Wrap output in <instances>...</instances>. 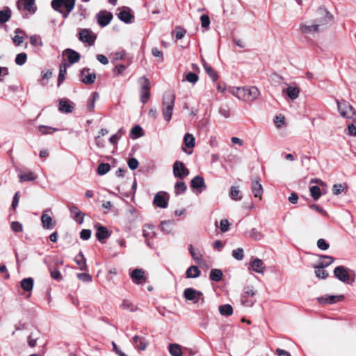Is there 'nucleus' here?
Instances as JSON below:
<instances>
[{"mask_svg": "<svg viewBox=\"0 0 356 356\" xmlns=\"http://www.w3.org/2000/svg\"><path fill=\"white\" fill-rule=\"evenodd\" d=\"M75 104L68 99L63 98L59 100L58 110L61 113H70L74 111Z\"/></svg>", "mask_w": 356, "mask_h": 356, "instance_id": "nucleus-15", "label": "nucleus"}, {"mask_svg": "<svg viewBox=\"0 0 356 356\" xmlns=\"http://www.w3.org/2000/svg\"><path fill=\"white\" fill-rule=\"evenodd\" d=\"M317 17L314 19L316 24H320V29L332 21V15L324 7H320L316 10Z\"/></svg>", "mask_w": 356, "mask_h": 356, "instance_id": "nucleus-3", "label": "nucleus"}, {"mask_svg": "<svg viewBox=\"0 0 356 356\" xmlns=\"http://www.w3.org/2000/svg\"><path fill=\"white\" fill-rule=\"evenodd\" d=\"M309 191H310L311 196L313 197V199L314 200H318L320 198V197L321 195V189L318 186H311L309 188Z\"/></svg>", "mask_w": 356, "mask_h": 356, "instance_id": "nucleus-47", "label": "nucleus"}, {"mask_svg": "<svg viewBox=\"0 0 356 356\" xmlns=\"http://www.w3.org/2000/svg\"><path fill=\"white\" fill-rule=\"evenodd\" d=\"M49 271L52 279L56 280L57 281H61L63 280V276L59 270L56 268H49Z\"/></svg>", "mask_w": 356, "mask_h": 356, "instance_id": "nucleus-53", "label": "nucleus"}, {"mask_svg": "<svg viewBox=\"0 0 356 356\" xmlns=\"http://www.w3.org/2000/svg\"><path fill=\"white\" fill-rule=\"evenodd\" d=\"M202 64L203 67L207 73V74L210 76V78L213 81H216L218 79V74L207 63V62L202 59Z\"/></svg>", "mask_w": 356, "mask_h": 356, "instance_id": "nucleus-33", "label": "nucleus"}, {"mask_svg": "<svg viewBox=\"0 0 356 356\" xmlns=\"http://www.w3.org/2000/svg\"><path fill=\"white\" fill-rule=\"evenodd\" d=\"M169 352L172 356H182L183 355L181 346L177 343L170 344Z\"/></svg>", "mask_w": 356, "mask_h": 356, "instance_id": "nucleus-37", "label": "nucleus"}, {"mask_svg": "<svg viewBox=\"0 0 356 356\" xmlns=\"http://www.w3.org/2000/svg\"><path fill=\"white\" fill-rule=\"evenodd\" d=\"M38 130L41 134L46 135V134H51L53 132L57 131L58 129L53 128L51 127L44 126V125H40L38 127Z\"/></svg>", "mask_w": 356, "mask_h": 356, "instance_id": "nucleus-48", "label": "nucleus"}, {"mask_svg": "<svg viewBox=\"0 0 356 356\" xmlns=\"http://www.w3.org/2000/svg\"><path fill=\"white\" fill-rule=\"evenodd\" d=\"M168 194L165 192H159L157 193L154 197L153 204L160 208L164 209L168 207Z\"/></svg>", "mask_w": 356, "mask_h": 356, "instance_id": "nucleus-11", "label": "nucleus"}, {"mask_svg": "<svg viewBox=\"0 0 356 356\" xmlns=\"http://www.w3.org/2000/svg\"><path fill=\"white\" fill-rule=\"evenodd\" d=\"M96 79V74L91 72L88 67H84L80 72V81L85 84H92Z\"/></svg>", "mask_w": 356, "mask_h": 356, "instance_id": "nucleus-14", "label": "nucleus"}, {"mask_svg": "<svg viewBox=\"0 0 356 356\" xmlns=\"http://www.w3.org/2000/svg\"><path fill=\"white\" fill-rule=\"evenodd\" d=\"M317 246L322 250H326L329 248V243L325 241L323 238H320L317 241Z\"/></svg>", "mask_w": 356, "mask_h": 356, "instance_id": "nucleus-61", "label": "nucleus"}, {"mask_svg": "<svg viewBox=\"0 0 356 356\" xmlns=\"http://www.w3.org/2000/svg\"><path fill=\"white\" fill-rule=\"evenodd\" d=\"M17 6L19 10L27 11L30 15L34 14L37 10L35 0H18Z\"/></svg>", "mask_w": 356, "mask_h": 356, "instance_id": "nucleus-9", "label": "nucleus"}, {"mask_svg": "<svg viewBox=\"0 0 356 356\" xmlns=\"http://www.w3.org/2000/svg\"><path fill=\"white\" fill-rule=\"evenodd\" d=\"M184 297L188 300L192 301L193 303H198L200 300L204 302L203 293L197 291L193 288H187L184 291Z\"/></svg>", "mask_w": 356, "mask_h": 356, "instance_id": "nucleus-8", "label": "nucleus"}, {"mask_svg": "<svg viewBox=\"0 0 356 356\" xmlns=\"http://www.w3.org/2000/svg\"><path fill=\"white\" fill-rule=\"evenodd\" d=\"M246 102H250L257 99L260 95V91L256 86L247 88Z\"/></svg>", "mask_w": 356, "mask_h": 356, "instance_id": "nucleus-24", "label": "nucleus"}, {"mask_svg": "<svg viewBox=\"0 0 356 356\" xmlns=\"http://www.w3.org/2000/svg\"><path fill=\"white\" fill-rule=\"evenodd\" d=\"M232 257L238 261H241L244 257V251L241 248H238L232 251Z\"/></svg>", "mask_w": 356, "mask_h": 356, "instance_id": "nucleus-51", "label": "nucleus"}, {"mask_svg": "<svg viewBox=\"0 0 356 356\" xmlns=\"http://www.w3.org/2000/svg\"><path fill=\"white\" fill-rule=\"evenodd\" d=\"M38 337L36 334L31 333L28 337V343L30 347H35Z\"/></svg>", "mask_w": 356, "mask_h": 356, "instance_id": "nucleus-63", "label": "nucleus"}, {"mask_svg": "<svg viewBox=\"0 0 356 356\" xmlns=\"http://www.w3.org/2000/svg\"><path fill=\"white\" fill-rule=\"evenodd\" d=\"M126 66L124 65H117L113 70L115 76L122 75L126 70Z\"/></svg>", "mask_w": 356, "mask_h": 356, "instance_id": "nucleus-56", "label": "nucleus"}, {"mask_svg": "<svg viewBox=\"0 0 356 356\" xmlns=\"http://www.w3.org/2000/svg\"><path fill=\"white\" fill-rule=\"evenodd\" d=\"M251 191L254 197H259L261 200V195L264 190L261 184L259 182V178H257L252 181Z\"/></svg>", "mask_w": 356, "mask_h": 356, "instance_id": "nucleus-21", "label": "nucleus"}, {"mask_svg": "<svg viewBox=\"0 0 356 356\" xmlns=\"http://www.w3.org/2000/svg\"><path fill=\"white\" fill-rule=\"evenodd\" d=\"M242 305L245 307H252L255 302V300L246 297L245 296H242L241 299Z\"/></svg>", "mask_w": 356, "mask_h": 356, "instance_id": "nucleus-57", "label": "nucleus"}, {"mask_svg": "<svg viewBox=\"0 0 356 356\" xmlns=\"http://www.w3.org/2000/svg\"><path fill=\"white\" fill-rule=\"evenodd\" d=\"M199 79L198 76L194 72H188L186 75V80L191 83L195 84Z\"/></svg>", "mask_w": 356, "mask_h": 356, "instance_id": "nucleus-55", "label": "nucleus"}, {"mask_svg": "<svg viewBox=\"0 0 356 356\" xmlns=\"http://www.w3.org/2000/svg\"><path fill=\"white\" fill-rule=\"evenodd\" d=\"M133 341L135 347L140 350H145L148 345V342L145 337L138 335L133 337Z\"/></svg>", "mask_w": 356, "mask_h": 356, "instance_id": "nucleus-25", "label": "nucleus"}, {"mask_svg": "<svg viewBox=\"0 0 356 356\" xmlns=\"http://www.w3.org/2000/svg\"><path fill=\"white\" fill-rule=\"evenodd\" d=\"M19 179L21 183L29 181H33L36 179V176L32 172H21L19 175Z\"/></svg>", "mask_w": 356, "mask_h": 356, "instance_id": "nucleus-34", "label": "nucleus"}, {"mask_svg": "<svg viewBox=\"0 0 356 356\" xmlns=\"http://www.w3.org/2000/svg\"><path fill=\"white\" fill-rule=\"evenodd\" d=\"M79 40L83 43H86L89 46L95 44L96 35L89 29H80L78 35Z\"/></svg>", "mask_w": 356, "mask_h": 356, "instance_id": "nucleus-6", "label": "nucleus"}, {"mask_svg": "<svg viewBox=\"0 0 356 356\" xmlns=\"http://www.w3.org/2000/svg\"><path fill=\"white\" fill-rule=\"evenodd\" d=\"M26 60H27V55L26 53H19L18 54H17L16 56V58H15V63L17 65H23L24 64H25V63L26 62Z\"/></svg>", "mask_w": 356, "mask_h": 356, "instance_id": "nucleus-50", "label": "nucleus"}, {"mask_svg": "<svg viewBox=\"0 0 356 356\" xmlns=\"http://www.w3.org/2000/svg\"><path fill=\"white\" fill-rule=\"evenodd\" d=\"M201 25L203 28H208L210 24V19L207 15H202L200 17Z\"/></svg>", "mask_w": 356, "mask_h": 356, "instance_id": "nucleus-64", "label": "nucleus"}, {"mask_svg": "<svg viewBox=\"0 0 356 356\" xmlns=\"http://www.w3.org/2000/svg\"><path fill=\"white\" fill-rule=\"evenodd\" d=\"M111 169V166L108 163H102L98 165L97 172L99 175H104L106 174Z\"/></svg>", "mask_w": 356, "mask_h": 356, "instance_id": "nucleus-45", "label": "nucleus"}, {"mask_svg": "<svg viewBox=\"0 0 356 356\" xmlns=\"http://www.w3.org/2000/svg\"><path fill=\"white\" fill-rule=\"evenodd\" d=\"M175 33L177 40H180L184 38L186 33V30L181 29L179 26H177L175 29Z\"/></svg>", "mask_w": 356, "mask_h": 356, "instance_id": "nucleus-62", "label": "nucleus"}, {"mask_svg": "<svg viewBox=\"0 0 356 356\" xmlns=\"http://www.w3.org/2000/svg\"><path fill=\"white\" fill-rule=\"evenodd\" d=\"M11 17V10L8 7H6L3 10H0V23L4 24L9 21Z\"/></svg>", "mask_w": 356, "mask_h": 356, "instance_id": "nucleus-36", "label": "nucleus"}, {"mask_svg": "<svg viewBox=\"0 0 356 356\" xmlns=\"http://www.w3.org/2000/svg\"><path fill=\"white\" fill-rule=\"evenodd\" d=\"M96 17L98 24L102 27H104L112 20L113 14L107 10H101L96 15Z\"/></svg>", "mask_w": 356, "mask_h": 356, "instance_id": "nucleus-13", "label": "nucleus"}, {"mask_svg": "<svg viewBox=\"0 0 356 356\" xmlns=\"http://www.w3.org/2000/svg\"><path fill=\"white\" fill-rule=\"evenodd\" d=\"M175 96L171 92H165L162 100V114L164 120L169 122L171 120L175 106Z\"/></svg>", "mask_w": 356, "mask_h": 356, "instance_id": "nucleus-2", "label": "nucleus"}, {"mask_svg": "<svg viewBox=\"0 0 356 356\" xmlns=\"http://www.w3.org/2000/svg\"><path fill=\"white\" fill-rule=\"evenodd\" d=\"M154 226L149 225H145L143 228V235L145 238L150 237L152 235L154 236L155 233L154 232H149L152 230Z\"/></svg>", "mask_w": 356, "mask_h": 356, "instance_id": "nucleus-52", "label": "nucleus"}, {"mask_svg": "<svg viewBox=\"0 0 356 356\" xmlns=\"http://www.w3.org/2000/svg\"><path fill=\"white\" fill-rule=\"evenodd\" d=\"M191 187L194 189H197L199 193H201L202 190L200 188H206V184L204 179L202 176H195L191 181Z\"/></svg>", "mask_w": 356, "mask_h": 356, "instance_id": "nucleus-22", "label": "nucleus"}, {"mask_svg": "<svg viewBox=\"0 0 356 356\" xmlns=\"http://www.w3.org/2000/svg\"><path fill=\"white\" fill-rule=\"evenodd\" d=\"M141 80L143 81V83H142V86L140 90V101L143 104H146L148 102L150 95V82L149 79L145 76L142 77Z\"/></svg>", "mask_w": 356, "mask_h": 356, "instance_id": "nucleus-10", "label": "nucleus"}, {"mask_svg": "<svg viewBox=\"0 0 356 356\" xmlns=\"http://www.w3.org/2000/svg\"><path fill=\"white\" fill-rule=\"evenodd\" d=\"M184 142L186 147L193 148L195 146V138L192 134H186L184 138Z\"/></svg>", "mask_w": 356, "mask_h": 356, "instance_id": "nucleus-44", "label": "nucleus"}, {"mask_svg": "<svg viewBox=\"0 0 356 356\" xmlns=\"http://www.w3.org/2000/svg\"><path fill=\"white\" fill-rule=\"evenodd\" d=\"M77 277L84 282H89L92 281V276L86 273H78Z\"/></svg>", "mask_w": 356, "mask_h": 356, "instance_id": "nucleus-58", "label": "nucleus"}, {"mask_svg": "<svg viewBox=\"0 0 356 356\" xmlns=\"http://www.w3.org/2000/svg\"><path fill=\"white\" fill-rule=\"evenodd\" d=\"M299 30L302 34H312L321 32L322 29H320V24H316L315 22L312 25L302 23L300 24Z\"/></svg>", "mask_w": 356, "mask_h": 356, "instance_id": "nucleus-17", "label": "nucleus"}, {"mask_svg": "<svg viewBox=\"0 0 356 356\" xmlns=\"http://www.w3.org/2000/svg\"><path fill=\"white\" fill-rule=\"evenodd\" d=\"M131 278L136 284H141L146 282L145 273L142 269L136 268L130 274Z\"/></svg>", "mask_w": 356, "mask_h": 356, "instance_id": "nucleus-16", "label": "nucleus"}, {"mask_svg": "<svg viewBox=\"0 0 356 356\" xmlns=\"http://www.w3.org/2000/svg\"><path fill=\"white\" fill-rule=\"evenodd\" d=\"M186 189V184L182 181H178L175 184V193L176 195L184 193Z\"/></svg>", "mask_w": 356, "mask_h": 356, "instance_id": "nucleus-41", "label": "nucleus"}, {"mask_svg": "<svg viewBox=\"0 0 356 356\" xmlns=\"http://www.w3.org/2000/svg\"><path fill=\"white\" fill-rule=\"evenodd\" d=\"M110 235L111 234H109L108 230L106 227H104L102 225H99L98 227H97V231L95 233V236H96L97 240L101 243H104L106 239L109 238Z\"/></svg>", "mask_w": 356, "mask_h": 356, "instance_id": "nucleus-20", "label": "nucleus"}, {"mask_svg": "<svg viewBox=\"0 0 356 356\" xmlns=\"http://www.w3.org/2000/svg\"><path fill=\"white\" fill-rule=\"evenodd\" d=\"M30 42L33 46L38 45L40 47H42L43 45L40 36L38 35H31L30 37Z\"/></svg>", "mask_w": 356, "mask_h": 356, "instance_id": "nucleus-54", "label": "nucleus"}, {"mask_svg": "<svg viewBox=\"0 0 356 356\" xmlns=\"http://www.w3.org/2000/svg\"><path fill=\"white\" fill-rule=\"evenodd\" d=\"M219 113L225 118L230 116L229 108L227 106H222L219 108Z\"/></svg>", "mask_w": 356, "mask_h": 356, "instance_id": "nucleus-59", "label": "nucleus"}, {"mask_svg": "<svg viewBox=\"0 0 356 356\" xmlns=\"http://www.w3.org/2000/svg\"><path fill=\"white\" fill-rule=\"evenodd\" d=\"M172 172L173 175L179 179H183L190 173L189 170L185 166L184 163L182 161H179L174 163L172 165Z\"/></svg>", "mask_w": 356, "mask_h": 356, "instance_id": "nucleus-7", "label": "nucleus"}, {"mask_svg": "<svg viewBox=\"0 0 356 356\" xmlns=\"http://www.w3.org/2000/svg\"><path fill=\"white\" fill-rule=\"evenodd\" d=\"M120 307L123 310H128L131 312H134L137 310V307L133 304L130 300L124 299L123 300Z\"/></svg>", "mask_w": 356, "mask_h": 356, "instance_id": "nucleus-35", "label": "nucleus"}, {"mask_svg": "<svg viewBox=\"0 0 356 356\" xmlns=\"http://www.w3.org/2000/svg\"><path fill=\"white\" fill-rule=\"evenodd\" d=\"M338 111L340 115L346 118L354 119L356 117L353 106L346 101H337Z\"/></svg>", "mask_w": 356, "mask_h": 356, "instance_id": "nucleus-5", "label": "nucleus"}, {"mask_svg": "<svg viewBox=\"0 0 356 356\" xmlns=\"http://www.w3.org/2000/svg\"><path fill=\"white\" fill-rule=\"evenodd\" d=\"M348 269L343 266H339L334 270V276L340 281L349 283L350 280V276L348 272Z\"/></svg>", "mask_w": 356, "mask_h": 356, "instance_id": "nucleus-12", "label": "nucleus"}, {"mask_svg": "<svg viewBox=\"0 0 356 356\" xmlns=\"http://www.w3.org/2000/svg\"><path fill=\"white\" fill-rule=\"evenodd\" d=\"M282 92H286L291 99L294 100L298 97L300 89L298 87L289 86L286 89H282Z\"/></svg>", "mask_w": 356, "mask_h": 356, "instance_id": "nucleus-27", "label": "nucleus"}, {"mask_svg": "<svg viewBox=\"0 0 356 356\" xmlns=\"http://www.w3.org/2000/svg\"><path fill=\"white\" fill-rule=\"evenodd\" d=\"M15 35L13 38V41L16 46H20L24 41V31L19 28L15 30Z\"/></svg>", "mask_w": 356, "mask_h": 356, "instance_id": "nucleus-30", "label": "nucleus"}, {"mask_svg": "<svg viewBox=\"0 0 356 356\" xmlns=\"http://www.w3.org/2000/svg\"><path fill=\"white\" fill-rule=\"evenodd\" d=\"M222 277V272L220 269H212L210 271L209 278L214 282H220Z\"/></svg>", "mask_w": 356, "mask_h": 356, "instance_id": "nucleus-38", "label": "nucleus"}, {"mask_svg": "<svg viewBox=\"0 0 356 356\" xmlns=\"http://www.w3.org/2000/svg\"><path fill=\"white\" fill-rule=\"evenodd\" d=\"M11 229L15 232H21L23 230V227L19 222L14 221L11 223Z\"/></svg>", "mask_w": 356, "mask_h": 356, "instance_id": "nucleus-60", "label": "nucleus"}, {"mask_svg": "<svg viewBox=\"0 0 356 356\" xmlns=\"http://www.w3.org/2000/svg\"><path fill=\"white\" fill-rule=\"evenodd\" d=\"M76 0H52L51 6L56 12L60 13L64 19L69 17L75 6Z\"/></svg>", "mask_w": 356, "mask_h": 356, "instance_id": "nucleus-1", "label": "nucleus"}, {"mask_svg": "<svg viewBox=\"0 0 356 356\" xmlns=\"http://www.w3.org/2000/svg\"><path fill=\"white\" fill-rule=\"evenodd\" d=\"M230 197L232 200L237 201L241 200L242 197L240 195L238 186H232L230 190Z\"/></svg>", "mask_w": 356, "mask_h": 356, "instance_id": "nucleus-46", "label": "nucleus"}, {"mask_svg": "<svg viewBox=\"0 0 356 356\" xmlns=\"http://www.w3.org/2000/svg\"><path fill=\"white\" fill-rule=\"evenodd\" d=\"M124 133L125 130L123 128H120L115 134H113L110 137L109 142L113 145H116L118 140H120Z\"/></svg>", "mask_w": 356, "mask_h": 356, "instance_id": "nucleus-43", "label": "nucleus"}, {"mask_svg": "<svg viewBox=\"0 0 356 356\" xmlns=\"http://www.w3.org/2000/svg\"><path fill=\"white\" fill-rule=\"evenodd\" d=\"M219 312L221 315L230 316L233 313V308L230 305L226 304L219 307Z\"/></svg>", "mask_w": 356, "mask_h": 356, "instance_id": "nucleus-42", "label": "nucleus"}, {"mask_svg": "<svg viewBox=\"0 0 356 356\" xmlns=\"http://www.w3.org/2000/svg\"><path fill=\"white\" fill-rule=\"evenodd\" d=\"M67 72L66 63H61L59 69V74L58 77V86H60L65 80V76Z\"/></svg>", "mask_w": 356, "mask_h": 356, "instance_id": "nucleus-39", "label": "nucleus"}, {"mask_svg": "<svg viewBox=\"0 0 356 356\" xmlns=\"http://www.w3.org/2000/svg\"><path fill=\"white\" fill-rule=\"evenodd\" d=\"M118 18L126 24L132 22L134 18V15L131 13V10L128 7H124L122 10L118 13Z\"/></svg>", "mask_w": 356, "mask_h": 356, "instance_id": "nucleus-19", "label": "nucleus"}, {"mask_svg": "<svg viewBox=\"0 0 356 356\" xmlns=\"http://www.w3.org/2000/svg\"><path fill=\"white\" fill-rule=\"evenodd\" d=\"M64 54L67 55V60L72 65L79 62L81 58L80 54L72 49H66L64 51Z\"/></svg>", "mask_w": 356, "mask_h": 356, "instance_id": "nucleus-23", "label": "nucleus"}, {"mask_svg": "<svg viewBox=\"0 0 356 356\" xmlns=\"http://www.w3.org/2000/svg\"><path fill=\"white\" fill-rule=\"evenodd\" d=\"M50 211H51L49 209H46L43 211L41 216V222L43 227L45 229H51L53 227L52 218L47 213Z\"/></svg>", "mask_w": 356, "mask_h": 356, "instance_id": "nucleus-26", "label": "nucleus"}, {"mask_svg": "<svg viewBox=\"0 0 356 356\" xmlns=\"http://www.w3.org/2000/svg\"><path fill=\"white\" fill-rule=\"evenodd\" d=\"M74 261L79 266V269L81 270H87L86 260L82 252H79V253L75 257Z\"/></svg>", "mask_w": 356, "mask_h": 356, "instance_id": "nucleus-29", "label": "nucleus"}, {"mask_svg": "<svg viewBox=\"0 0 356 356\" xmlns=\"http://www.w3.org/2000/svg\"><path fill=\"white\" fill-rule=\"evenodd\" d=\"M189 252L193 259L196 261L199 262L202 259V254L198 250H195L193 245H189Z\"/></svg>", "mask_w": 356, "mask_h": 356, "instance_id": "nucleus-49", "label": "nucleus"}, {"mask_svg": "<svg viewBox=\"0 0 356 356\" xmlns=\"http://www.w3.org/2000/svg\"><path fill=\"white\" fill-rule=\"evenodd\" d=\"M321 259L328 260L327 264H323V262H318V264L314 265V268H316L315 275L317 277L321 279H325L328 276V273L324 270V268L327 267L334 261V258L331 256L327 255H320Z\"/></svg>", "mask_w": 356, "mask_h": 356, "instance_id": "nucleus-4", "label": "nucleus"}, {"mask_svg": "<svg viewBox=\"0 0 356 356\" xmlns=\"http://www.w3.org/2000/svg\"><path fill=\"white\" fill-rule=\"evenodd\" d=\"M99 98V94L97 92H93L87 102V108L90 111H93L95 105L96 100Z\"/></svg>", "mask_w": 356, "mask_h": 356, "instance_id": "nucleus-40", "label": "nucleus"}, {"mask_svg": "<svg viewBox=\"0 0 356 356\" xmlns=\"http://www.w3.org/2000/svg\"><path fill=\"white\" fill-rule=\"evenodd\" d=\"M343 299V296H334V295H329V296H324L317 298V300L320 304L323 305H330L335 302H337L339 301H341Z\"/></svg>", "mask_w": 356, "mask_h": 356, "instance_id": "nucleus-18", "label": "nucleus"}, {"mask_svg": "<svg viewBox=\"0 0 356 356\" xmlns=\"http://www.w3.org/2000/svg\"><path fill=\"white\" fill-rule=\"evenodd\" d=\"M201 274V271L199 268L196 266H190L186 272V276L187 278H197Z\"/></svg>", "mask_w": 356, "mask_h": 356, "instance_id": "nucleus-31", "label": "nucleus"}, {"mask_svg": "<svg viewBox=\"0 0 356 356\" xmlns=\"http://www.w3.org/2000/svg\"><path fill=\"white\" fill-rule=\"evenodd\" d=\"M33 279L32 277L24 278L21 281V287L25 291L30 292L33 287Z\"/></svg>", "mask_w": 356, "mask_h": 356, "instance_id": "nucleus-32", "label": "nucleus"}, {"mask_svg": "<svg viewBox=\"0 0 356 356\" xmlns=\"http://www.w3.org/2000/svg\"><path fill=\"white\" fill-rule=\"evenodd\" d=\"M250 268L258 273H264V264L263 261L258 258L254 259L251 263H250Z\"/></svg>", "mask_w": 356, "mask_h": 356, "instance_id": "nucleus-28", "label": "nucleus"}]
</instances>
